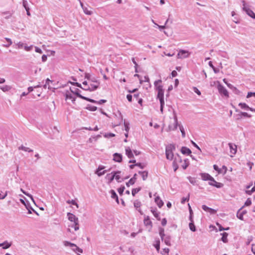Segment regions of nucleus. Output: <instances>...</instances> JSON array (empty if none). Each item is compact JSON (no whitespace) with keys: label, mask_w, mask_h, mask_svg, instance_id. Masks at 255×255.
I'll list each match as a JSON object with an SVG mask.
<instances>
[{"label":"nucleus","mask_w":255,"mask_h":255,"mask_svg":"<svg viewBox=\"0 0 255 255\" xmlns=\"http://www.w3.org/2000/svg\"><path fill=\"white\" fill-rule=\"evenodd\" d=\"M175 149L173 144H169L166 147L165 154L167 159L172 160L173 157V150Z\"/></svg>","instance_id":"f257e3e1"},{"label":"nucleus","mask_w":255,"mask_h":255,"mask_svg":"<svg viewBox=\"0 0 255 255\" xmlns=\"http://www.w3.org/2000/svg\"><path fill=\"white\" fill-rule=\"evenodd\" d=\"M243 3V9L245 11L246 13L251 17L252 18L255 19V13L251 10L248 5H247L245 0L242 1Z\"/></svg>","instance_id":"f03ea898"},{"label":"nucleus","mask_w":255,"mask_h":255,"mask_svg":"<svg viewBox=\"0 0 255 255\" xmlns=\"http://www.w3.org/2000/svg\"><path fill=\"white\" fill-rule=\"evenodd\" d=\"M70 90L72 93L76 95L77 97H78L80 98H81L83 100H85L90 102H95V100L81 95L79 93L80 91L78 89H75V91H73L71 89H70Z\"/></svg>","instance_id":"7ed1b4c3"},{"label":"nucleus","mask_w":255,"mask_h":255,"mask_svg":"<svg viewBox=\"0 0 255 255\" xmlns=\"http://www.w3.org/2000/svg\"><path fill=\"white\" fill-rule=\"evenodd\" d=\"M64 245L65 246H70L71 247H74L72 250L74 252L77 253L79 252L80 253H83V250L82 249H80L78 247H77L75 244L72 243L71 242H69L68 241H64Z\"/></svg>","instance_id":"20e7f679"},{"label":"nucleus","mask_w":255,"mask_h":255,"mask_svg":"<svg viewBox=\"0 0 255 255\" xmlns=\"http://www.w3.org/2000/svg\"><path fill=\"white\" fill-rule=\"evenodd\" d=\"M217 88L220 94L223 95L226 97H229L228 92L222 85L219 83L217 86Z\"/></svg>","instance_id":"39448f33"},{"label":"nucleus","mask_w":255,"mask_h":255,"mask_svg":"<svg viewBox=\"0 0 255 255\" xmlns=\"http://www.w3.org/2000/svg\"><path fill=\"white\" fill-rule=\"evenodd\" d=\"M189 53L188 51L185 50H180L178 54L177 57L178 58H185L189 57Z\"/></svg>","instance_id":"423d86ee"},{"label":"nucleus","mask_w":255,"mask_h":255,"mask_svg":"<svg viewBox=\"0 0 255 255\" xmlns=\"http://www.w3.org/2000/svg\"><path fill=\"white\" fill-rule=\"evenodd\" d=\"M100 85V82L95 84H90V86H88L87 88H83L84 90L93 91L98 89Z\"/></svg>","instance_id":"0eeeda50"},{"label":"nucleus","mask_w":255,"mask_h":255,"mask_svg":"<svg viewBox=\"0 0 255 255\" xmlns=\"http://www.w3.org/2000/svg\"><path fill=\"white\" fill-rule=\"evenodd\" d=\"M208 183L210 185L216 187L218 188H222L223 186V184L222 183L217 182L213 177V179L209 181Z\"/></svg>","instance_id":"6e6552de"},{"label":"nucleus","mask_w":255,"mask_h":255,"mask_svg":"<svg viewBox=\"0 0 255 255\" xmlns=\"http://www.w3.org/2000/svg\"><path fill=\"white\" fill-rule=\"evenodd\" d=\"M68 219L71 222H73L74 224H77V222H79L78 218L76 217L74 214L68 213H67Z\"/></svg>","instance_id":"1a4fd4ad"},{"label":"nucleus","mask_w":255,"mask_h":255,"mask_svg":"<svg viewBox=\"0 0 255 255\" xmlns=\"http://www.w3.org/2000/svg\"><path fill=\"white\" fill-rule=\"evenodd\" d=\"M178 121H177V118L175 114H174V124L173 125H169L168 126V129L169 130H174L177 129V126H178Z\"/></svg>","instance_id":"9d476101"},{"label":"nucleus","mask_w":255,"mask_h":255,"mask_svg":"<svg viewBox=\"0 0 255 255\" xmlns=\"http://www.w3.org/2000/svg\"><path fill=\"white\" fill-rule=\"evenodd\" d=\"M171 236L169 235H167V236H165L164 237L162 238V239H161V241L162 242H163L165 243V244L168 246H171Z\"/></svg>","instance_id":"9b49d317"},{"label":"nucleus","mask_w":255,"mask_h":255,"mask_svg":"<svg viewBox=\"0 0 255 255\" xmlns=\"http://www.w3.org/2000/svg\"><path fill=\"white\" fill-rule=\"evenodd\" d=\"M85 78L94 83H98L99 82L95 77L92 76L89 73H86Z\"/></svg>","instance_id":"f8f14e48"},{"label":"nucleus","mask_w":255,"mask_h":255,"mask_svg":"<svg viewBox=\"0 0 255 255\" xmlns=\"http://www.w3.org/2000/svg\"><path fill=\"white\" fill-rule=\"evenodd\" d=\"M122 155L120 153H115L113 154V160L118 162H121L122 161Z\"/></svg>","instance_id":"ddd939ff"},{"label":"nucleus","mask_w":255,"mask_h":255,"mask_svg":"<svg viewBox=\"0 0 255 255\" xmlns=\"http://www.w3.org/2000/svg\"><path fill=\"white\" fill-rule=\"evenodd\" d=\"M161 80H158L157 81H155L154 83V85L156 88V90H157L158 92L163 90V86L161 85H158V84L161 83Z\"/></svg>","instance_id":"4468645a"},{"label":"nucleus","mask_w":255,"mask_h":255,"mask_svg":"<svg viewBox=\"0 0 255 255\" xmlns=\"http://www.w3.org/2000/svg\"><path fill=\"white\" fill-rule=\"evenodd\" d=\"M201 176V178L203 180L210 181L211 179H213V177H212L209 174L206 173H202L200 174Z\"/></svg>","instance_id":"2eb2a0df"},{"label":"nucleus","mask_w":255,"mask_h":255,"mask_svg":"<svg viewBox=\"0 0 255 255\" xmlns=\"http://www.w3.org/2000/svg\"><path fill=\"white\" fill-rule=\"evenodd\" d=\"M243 208V207L242 208H240L238 210V211L237 212V217H238V218H239L241 220H244L243 216L245 214H246L247 213V211L246 210L241 212V210Z\"/></svg>","instance_id":"dca6fc26"},{"label":"nucleus","mask_w":255,"mask_h":255,"mask_svg":"<svg viewBox=\"0 0 255 255\" xmlns=\"http://www.w3.org/2000/svg\"><path fill=\"white\" fill-rule=\"evenodd\" d=\"M104 168H105V166H102V165H100L98 167V169H97L96 171L95 172V173L97 174L99 176H101L104 175L107 171V170H104L102 172H99V171L104 169Z\"/></svg>","instance_id":"f3484780"},{"label":"nucleus","mask_w":255,"mask_h":255,"mask_svg":"<svg viewBox=\"0 0 255 255\" xmlns=\"http://www.w3.org/2000/svg\"><path fill=\"white\" fill-rule=\"evenodd\" d=\"M157 98L159 100L160 104L164 103V90L158 92Z\"/></svg>","instance_id":"a211bd4d"},{"label":"nucleus","mask_w":255,"mask_h":255,"mask_svg":"<svg viewBox=\"0 0 255 255\" xmlns=\"http://www.w3.org/2000/svg\"><path fill=\"white\" fill-rule=\"evenodd\" d=\"M136 176L137 174L136 173L134 174L133 176L126 183L128 187H129L130 185H133L134 184L136 180Z\"/></svg>","instance_id":"6ab92c4d"},{"label":"nucleus","mask_w":255,"mask_h":255,"mask_svg":"<svg viewBox=\"0 0 255 255\" xmlns=\"http://www.w3.org/2000/svg\"><path fill=\"white\" fill-rule=\"evenodd\" d=\"M181 152L183 154L189 155L191 153V150L188 147L185 146L182 147Z\"/></svg>","instance_id":"aec40b11"},{"label":"nucleus","mask_w":255,"mask_h":255,"mask_svg":"<svg viewBox=\"0 0 255 255\" xmlns=\"http://www.w3.org/2000/svg\"><path fill=\"white\" fill-rule=\"evenodd\" d=\"M65 98H66V100L70 99L72 100V102L73 104L75 103V101L76 100V98L74 97L73 96V95L70 93H69L68 91H67L66 92V93L65 94Z\"/></svg>","instance_id":"412c9836"},{"label":"nucleus","mask_w":255,"mask_h":255,"mask_svg":"<svg viewBox=\"0 0 255 255\" xmlns=\"http://www.w3.org/2000/svg\"><path fill=\"white\" fill-rule=\"evenodd\" d=\"M121 173V171H113L111 172V174H113L115 176V178L118 182H122L121 180H120L121 178V176H120V174Z\"/></svg>","instance_id":"4be33fe9"},{"label":"nucleus","mask_w":255,"mask_h":255,"mask_svg":"<svg viewBox=\"0 0 255 255\" xmlns=\"http://www.w3.org/2000/svg\"><path fill=\"white\" fill-rule=\"evenodd\" d=\"M155 202L156 203V204H157L159 208H161L164 204L163 202L162 201V200L160 199L159 196L156 197V198H155Z\"/></svg>","instance_id":"5701e85b"},{"label":"nucleus","mask_w":255,"mask_h":255,"mask_svg":"<svg viewBox=\"0 0 255 255\" xmlns=\"http://www.w3.org/2000/svg\"><path fill=\"white\" fill-rule=\"evenodd\" d=\"M229 146L230 148V152L232 154H236L237 152V146L235 144H233L231 143H229Z\"/></svg>","instance_id":"b1692460"},{"label":"nucleus","mask_w":255,"mask_h":255,"mask_svg":"<svg viewBox=\"0 0 255 255\" xmlns=\"http://www.w3.org/2000/svg\"><path fill=\"white\" fill-rule=\"evenodd\" d=\"M110 193L111 194L112 198H113L114 199H115L116 202L118 204H119V201L118 196L117 193H116V192L114 190H111L110 191Z\"/></svg>","instance_id":"393cba45"},{"label":"nucleus","mask_w":255,"mask_h":255,"mask_svg":"<svg viewBox=\"0 0 255 255\" xmlns=\"http://www.w3.org/2000/svg\"><path fill=\"white\" fill-rule=\"evenodd\" d=\"M126 153L128 158H131L133 157V155L132 152V151L129 147H126Z\"/></svg>","instance_id":"a878e982"},{"label":"nucleus","mask_w":255,"mask_h":255,"mask_svg":"<svg viewBox=\"0 0 255 255\" xmlns=\"http://www.w3.org/2000/svg\"><path fill=\"white\" fill-rule=\"evenodd\" d=\"M11 246V243H9L7 241H5L2 243L0 244V247H2L3 249H8Z\"/></svg>","instance_id":"bb28decb"},{"label":"nucleus","mask_w":255,"mask_h":255,"mask_svg":"<svg viewBox=\"0 0 255 255\" xmlns=\"http://www.w3.org/2000/svg\"><path fill=\"white\" fill-rule=\"evenodd\" d=\"M144 224L145 226H150L152 227V222L150 221L149 217L146 216L144 219Z\"/></svg>","instance_id":"cd10ccee"},{"label":"nucleus","mask_w":255,"mask_h":255,"mask_svg":"<svg viewBox=\"0 0 255 255\" xmlns=\"http://www.w3.org/2000/svg\"><path fill=\"white\" fill-rule=\"evenodd\" d=\"M154 247L157 252L159 251L160 250V240L158 238H157L155 240V244L153 245Z\"/></svg>","instance_id":"c85d7f7f"},{"label":"nucleus","mask_w":255,"mask_h":255,"mask_svg":"<svg viewBox=\"0 0 255 255\" xmlns=\"http://www.w3.org/2000/svg\"><path fill=\"white\" fill-rule=\"evenodd\" d=\"M138 173L142 176L143 180H145L148 176V172L146 171H138Z\"/></svg>","instance_id":"c756f323"},{"label":"nucleus","mask_w":255,"mask_h":255,"mask_svg":"<svg viewBox=\"0 0 255 255\" xmlns=\"http://www.w3.org/2000/svg\"><path fill=\"white\" fill-rule=\"evenodd\" d=\"M221 235L222 236V238H221V240L225 243H227L228 242L227 237H228V234L226 232H224L223 233H221Z\"/></svg>","instance_id":"7c9ffc66"},{"label":"nucleus","mask_w":255,"mask_h":255,"mask_svg":"<svg viewBox=\"0 0 255 255\" xmlns=\"http://www.w3.org/2000/svg\"><path fill=\"white\" fill-rule=\"evenodd\" d=\"M151 212L153 214L154 216L157 219V220H160V218L159 215V213L157 212L156 209H152L151 210Z\"/></svg>","instance_id":"2f4dec72"},{"label":"nucleus","mask_w":255,"mask_h":255,"mask_svg":"<svg viewBox=\"0 0 255 255\" xmlns=\"http://www.w3.org/2000/svg\"><path fill=\"white\" fill-rule=\"evenodd\" d=\"M19 200L20 202L25 206V208L27 209H28V208L31 206L30 203L28 201H25L24 200L22 199H20Z\"/></svg>","instance_id":"473e14b6"},{"label":"nucleus","mask_w":255,"mask_h":255,"mask_svg":"<svg viewBox=\"0 0 255 255\" xmlns=\"http://www.w3.org/2000/svg\"><path fill=\"white\" fill-rule=\"evenodd\" d=\"M18 148L19 150H23L24 151H27V152H29L33 151V150L30 149L28 147H25V146H24L22 145L20 146H19Z\"/></svg>","instance_id":"72a5a7b5"},{"label":"nucleus","mask_w":255,"mask_h":255,"mask_svg":"<svg viewBox=\"0 0 255 255\" xmlns=\"http://www.w3.org/2000/svg\"><path fill=\"white\" fill-rule=\"evenodd\" d=\"M115 176L113 174L109 173L106 175V178L109 180V183L112 182L115 178Z\"/></svg>","instance_id":"f704fd0d"},{"label":"nucleus","mask_w":255,"mask_h":255,"mask_svg":"<svg viewBox=\"0 0 255 255\" xmlns=\"http://www.w3.org/2000/svg\"><path fill=\"white\" fill-rule=\"evenodd\" d=\"M159 234L161 238V239H162V238H163L165 236H167V235H165L164 234V229L161 227L159 228Z\"/></svg>","instance_id":"c9c22d12"},{"label":"nucleus","mask_w":255,"mask_h":255,"mask_svg":"<svg viewBox=\"0 0 255 255\" xmlns=\"http://www.w3.org/2000/svg\"><path fill=\"white\" fill-rule=\"evenodd\" d=\"M86 109L94 112L97 110V107L90 105H88L87 107H86Z\"/></svg>","instance_id":"e433bc0d"},{"label":"nucleus","mask_w":255,"mask_h":255,"mask_svg":"<svg viewBox=\"0 0 255 255\" xmlns=\"http://www.w3.org/2000/svg\"><path fill=\"white\" fill-rule=\"evenodd\" d=\"M189 228L192 232H195L196 231V229L195 227V226L194 224L193 221H192V222H190L189 224Z\"/></svg>","instance_id":"4c0bfd02"},{"label":"nucleus","mask_w":255,"mask_h":255,"mask_svg":"<svg viewBox=\"0 0 255 255\" xmlns=\"http://www.w3.org/2000/svg\"><path fill=\"white\" fill-rule=\"evenodd\" d=\"M184 164L182 165V167L183 168V169H186L187 168V167L189 166V161L188 160V159H185L184 160Z\"/></svg>","instance_id":"58836bf2"},{"label":"nucleus","mask_w":255,"mask_h":255,"mask_svg":"<svg viewBox=\"0 0 255 255\" xmlns=\"http://www.w3.org/2000/svg\"><path fill=\"white\" fill-rule=\"evenodd\" d=\"M141 189V187L134 188L131 191V194L133 196H134L136 193L140 191Z\"/></svg>","instance_id":"ea45409f"},{"label":"nucleus","mask_w":255,"mask_h":255,"mask_svg":"<svg viewBox=\"0 0 255 255\" xmlns=\"http://www.w3.org/2000/svg\"><path fill=\"white\" fill-rule=\"evenodd\" d=\"M209 66H210V67H211V68L213 69V70L214 72L215 73H219V69H218V68H215V67L213 66V65L212 64V62L211 61H210V62H209Z\"/></svg>","instance_id":"a19ab883"},{"label":"nucleus","mask_w":255,"mask_h":255,"mask_svg":"<svg viewBox=\"0 0 255 255\" xmlns=\"http://www.w3.org/2000/svg\"><path fill=\"white\" fill-rule=\"evenodd\" d=\"M0 89L3 92H7L11 89V87L8 85H5L1 87Z\"/></svg>","instance_id":"79ce46f5"},{"label":"nucleus","mask_w":255,"mask_h":255,"mask_svg":"<svg viewBox=\"0 0 255 255\" xmlns=\"http://www.w3.org/2000/svg\"><path fill=\"white\" fill-rule=\"evenodd\" d=\"M239 106L242 108V109H246V110H250V107L248 106V105H247L246 103H240L239 104Z\"/></svg>","instance_id":"37998d69"},{"label":"nucleus","mask_w":255,"mask_h":255,"mask_svg":"<svg viewBox=\"0 0 255 255\" xmlns=\"http://www.w3.org/2000/svg\"><path fill=\"white\" fill-rule=\"evenodd\" d=\"M176 160H177V159L175 158L174 160L173 161V162L172 163V166H173L174 171H176L177 170V169L178 168V165L177 162H176Z\"/></svg>","instance_id":"c03bdc74"},{"label":"nucleus","mask_w":255,"mask_h":255,"mask_svg":"<svg viewBox=\"0 0 255 255\" xmlns=\"http://www.w3.org/2000/svg\"><path fill=\"white\" fill-rule=\"evenodd\" d=\"M50 82H51V83H52V81H51L49 79L47 78V79H46V83H45V85L43 86V88H44V89H46V88H47V86H48V88L49 89H51V88H50V87L49 86V83H50Z\"/></svg>","instance_id":"a18cd8bd"},{"label":"nucleus","mask_w":255,"mask_h":255,"mask_svg":"<svg viewBox=\"0 0 255 255\" xmlns=\"http://www.w3.org/2000/svg\"><path fill=\"white\" fill-rule=\"evenodd\" d=\"M179 129L182 133V136L183 137H185V131L182 125H179Z\"/></svg>","instance_id":"49530a36"},{"label":"nucleus","mask_w":255,"mask_h":255,"mask_svg":"<svg viewBox=\"0 0 255 255\" xmlns=\"http://www.w3.org/2000/svg\"><path fill=\"white\" fill-rule=\"evenodd\" d=\"M100 137H101L100 135H97L96 136H93V137H90L89 138L88 142L91 143L93 142V139H94L95 140H97V139Z\"/></svg>","instance_id":"de8ad7c7"},{"label":"nucleus","mask_w":255,"mask_h":255,"mask_svg":"<svg viewBox=\"0 0 255 255\" xmlns=\"http://www.w3.org/2000/svg\"><path fill=\"white\" fill-rule=\"evenodd\" d=\"M83 11L84 13L88 15H91L93 13V12L91 10L88 9L86 7H83Z\"/></svg>","instance_id":"09e8293b"},{"label":"nucleus","mask_w":255,"mask_h":255,"mask_svg":"<svg viewBox=\"0 0 255 255\" xmlns=\"http://www.w3.org/2000/svg\"><path fill=\"white\" fill-rule=\"evenodd\" d=\"M129 123L124 122V126L125 128V130L126 132H128L129 130Z\"/></svg>","instance_id":"8fccbe9b"},{"label":"nucleus","mask_w":255,"mask_h":255,"mask_svg":"<svg viewBox=\"0 0 255 255\" xmlns=\"http://www.w3.org/2000/svg\"><path fill=\"white\" fill-rule=\"evenodd\" d=\"M5 40L7 41H8V43L6 44H4V46L6 47H8L12 44V41L10 38H5Z\"/></svg>","instance_id":"3c124183"},{"label":"nucleus","mask_w":255,"mask_h":255,"mask_svg":"<svg viewBox=\"0 0 255 255\" xmlns=\"http://www.w3.org/2000/svg\"><path fill=\"white\" fill-rule=\"evenodd\" d=\"M189 200V194L188 195V196L187 197H183L181 199V203L184 204H185V202L187 201H188Z\"/></svg>","instance_id":"603ef678"},{"label":"nucleus","mask_w":255,"mask_h":255,"mask_svg":"<svg viewBox=\"0 0 255 255\" xmlns=\"http://www.w3.org/2000/svg\"><path fill=\"white\" fill-rule=\"evenodd\" d=\"M125 186H121L120 188H119L118 189V192L119 193V194L122 195L123 193V192L124 191V190H125Z\"/></svg>","instance_id":"864d4df0"},{"label":"nucleus","mask_w":255,"mask_h":255,"mask_svg":"<svg viewBox=\"0 0 255 255\" xmlns=\"http://www.w3.org/2000/svg\"><path fill=\"white\" fill-rule=\"evenodd\" d=\"M67 203L68 204H71L73 205H76L77 207H78V205L77 203L75 202V201L72 200H68L67 201Z\"/></svg>","instance_id":"5fc2aeb1"},{"label":"nucleus","mask_w":255,"mask_h":255,"mask_svg":"<svg viewBox=\"0 0 255 255\" xmlns=\"http://www.w3.org/2000/svg\"><path fill=\"white\" fill-rule=\"evenodd\" d=\"M106 102H107V101L106 100H101L99 101H97L95 100V102H92V103L101 105V104L106 103Z\"/></svg>","instance_id":"6e6d98bb"},{"label":"nucleus","mask_w":255,"mask_h":255,"mask_svg":"<svg viewBox=\"0 0 255 255\" xmlns=\"http://www.w3.org/2000/svg\"><path fill=\"white\" fill-rule=\"evenodd\" d=\"M251 204H252V201H251V199L250 198L247 199V200H246V201L245 203V206H250Z\"/></svg>","instance_id":"4d7b16f0"},{"label":"nucleus","mask_w":255,"mask_h":255,"mask_svg":"<svg viewBox=\"0 0 255 255\" xmlns=\"http://www.w3.org/2000/svg\"><path fill=\"white\" fill-rule=\"evenodd\" d=\"M141 205V203L139 202V201H135L134 202V207H135L136 208H137L138 207H140Z\"/></svg>","instance_id":"13d9d810"},{"label":"nucleus","mask_w":255,"mask_h":255,"mask_svg":"<svg viewBox=\"0 0 255 255\" xmlns=\"http://www.w3.org/2000/svg\"><path fill=\"white\" fill-rule=\"evenodd\" d=\"M169 252V249L168 248H164V249H163V251L161 253V254L162 255L167 254V255H168Z\"/></svg>","instance_id":"bf43d9fd"},{"label":"nucleus","mask_w":255,"mask_h":255,"mask_svg":"<svg viewBox=\"0 0 255 255\" xmlns=\"http://www.w3.org/2000/svg\"><path fill=\"white\" fill-rule=\"evenodd\" d=\"M144 80H141L140 79H139V81H140V83H141L142 82H149V79L148 76H144Z\"/></svg>","instance_id":"052dcab7"},{"label":"nucleus","mask_w":255,"mask_h":255,"mask_svg":"<svg viewBox=\"0 0 255 255\" xmlns=\"http://www.w3.org/2000/svg\"><path fill=\"white\" fill-rule=\"evenodd\" d=\"M169 19H167L166 20V21H165V25H158V28L160 29V30H162V29H165L166 28V26L165 25L167 24V23L168 22Z\"/></svg>","instance_id":"680f3d73"},{"label":"nucleus","mask_w":255,"mask_h":255,"mask_svg":"<svg viewBox=\"0 0 255 255\" xmlns=\"http://www.w3.org/2000/svg\"><path fill=\"white\" fill-rule=\"evenodd\" d=\"M71 84H72L73 85H74V86H76L78 87H79L81 89H83V87H82V85L81 84L79 83H77V82H71Z\"/></svg>","instance_id":"e2e57ef3"},{"label":"nucleus","mask_w":255,"mask_h":255,"mask_svg":"<svg viewBox=\"0 0 255 255\" xmlns=\"http://www.w3.org/2000/svg\"><path fill=\"white\" fill-rule=\"evenodd\" d=\"M252 96H254L255 97V92H249L247 96V98H249Z\"/></svg>","instance_id":"0e129e2a"},{"label":"nucleus","mask_w":255,"mask_h":255,"mask_svg":"<svg viewBox=\"0 0 255 255\" xmlns=\"http://www.w3.org/2000/svg\"><path fill=\"white\" fill-rule=\"evenodd\" d=\"M115 134L113 133H106L105 134V136L106 137H112L115 136Z\"/></svg>","instance_id":"69168bd1"},{"label":"nucleus","mask_w":255,"mask_h":255,"mask_svg":"<svg viewBox=\"0 0 255 255\" xmlns=\"http://www.w3.org/2000/svg\"><path fill=\"white\" fill-rule=\"evenodd\" d=\"M241 115H242L244 117H248V118H251V116L249 115L246 112H241Z\"/></svg>","instance_id":"338daca9"},{"label":"nucleus","mask_w":255,"mask_h":255,"mask_svg":"<svg viewBox=\"0 0 255 255\" xmlns=\"http://www.w3.org/2000/svg\"><path fill=\"white\" fill-rule=\"evenodd\" d=\"M252 252L254 253V254L255 255V244H253L252 245V249H251Z\"/></svg>","instance_id":"774afa93"}]
</instances>
